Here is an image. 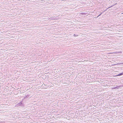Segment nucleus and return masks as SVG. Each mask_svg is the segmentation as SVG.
<instances>
[{
  "label": "nucleus",
  "instance_id": "nucleus-1",
  "mask_svg": "<svg viewBox=\"0 0 123 123\" xmlns=\"http://www.w3.org/2000/svg\"><path fill=\"white\" fill-rule=\"evenodd\" d=\"M123 74V72L122 73H120L119 74H118L116 75V76H120V75H122Z\"/></svg>",
  "mask_w": 123,
  "mask_h": 123
},
{
  "label": "nucleus",
  "instance_id": "nucleus-2",
  "mask_svg": "<svg viewBox=\"0 0 123 123\" xmlns=\"http://www.w3.org/2000/svg\"><path fill=\"white\" fill-rule=\"evenodd\" d=\"M118 64L122 65H123V63H120L119 64L116 63V65H118Z\"/></svg>",
  "mask_w": 123,
  "mask_h": 123
},
{
  "label": "nucleus",
  "instance_id": "nucleus-3",
  "mask_svg": "<svg viewBox=\"0 0 123 123\" xmlns=\"http://www.w3.org/2000/svg\"><path fill=\"white\" fill-rule=\"evenodd\" d=\"M120 87V86H117V87H116V89H118V88H119Z\"/></svg>",
  "mask_w": 123,
  "mask_h": 123
},
{
  "label": "nucleus",
  "instance_id": "nucleus-4",
  "mask_svg": "<svg viewBox=\"0 0 123 123\" xmlns=\"http://www.w3.org/2000/svg\"><path fill=\"white\" fill-rule=\"evenodd\" d=\"M113 6H111L110 7H109L108 8H107L105 10H106L107 9H108L109 8H110L111 7H112Z\"/></svg>",
  "mask_w": 123,
  "mask_h": 123
},
{
  "label": "nucleus",
  "instance_id": "nucleus-5",
  "mask_svg": "<svg viewBox=\"0 0 123 123\" xmlns=\"http://www.w3.org/2000/svg\"><path fill=\"white\" fill-rule=\"evenodd\" d=\"M102 13H101L100 14L98 15V16L97 17H98Z\"/></svg>",
  "mask_w": 123,
  "mask_h": 123
},
{
  "label": "nucleus",
  "instance_id": "nucleus-6",
  "mask_svg": "<svg viewBox=\"0 0 123 123\" xmlns=\"http://www.w3.org/2000/svg\"><path fill=\"white\" fill-rule=\"evenodd\" d=\"M77 36V35H75V34H74V37H76V36Z\"/></svg>",
  "mask_w": 123,
  "mask_h": 123
},
{
  "label": "nucleus",
  "instance_id": "nucleus-7",
  "mask_svg": "<svg viewBox=\"0 0 123 123\" xmlns=\"http://www.w3.org/2000/svg\"><path fill=\"white\" fill-rule=\"evenodd\" d=\"M119 52H117V51H116V53H119Z\"/></svg>",
  "mask_w": 123,
  "mask_h": 123
},
{
  "label": "nucleus",
  "instance_id": "nucleus-8",
  "mask_svg": "<svg viewBox=\"0 0 123 123\" xmlns=\"http://www.w3.org/2000/svg\"><path fill=\"white\" fill-rule=\"evenodd\" d=\"M121 14H123V13H121Z\"/></svg>",
  "mask_w": 123,
  "mask_h": 123
}]
</instances>
